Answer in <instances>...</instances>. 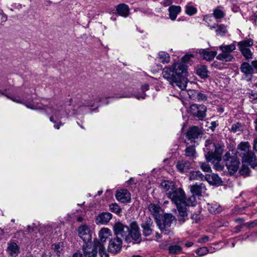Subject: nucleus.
Returning <instances> with one entry per match:
<instances>
[{"label":"nucleus","instance_id":"nucleus-2","mask_svg":"<svg viewBox=\"0 0 257 257\" xmlns=\"http://www.w3.org/2000/svg\"><path fill=\"white\" fill-rule=\"evenodd\" d=\"M204 152L207 161L213 164L216 170H222L223 167L219 164L221 160L222 152L221 147L213 144L210 140H207Z\"/></svg>","mask_w":257,"mask_h":257},{"label":"nucleus","instance_id":"nucleus-23","mask_svg":"<svg viewBox=\"0 0 257 257\" xmlns=\"http://www.w3.org/2000/svg\"><path fill=\"white\" fill-rule=\"evenodd\" d=\"M148 209L156 220L160 218L161 208L159 205L151 203L148 206Z\"/></svg>","mask_w":257,"mask_h":257},{"label":"nucleus","instance_id":"nucleus-51","mask_svg":"<svg viewBox=\"0 0 257 257\" xmlns=\"http://www.w3.org/2000/svg\"><path fill=\"white\" fill-rule=\"evenodd\" d=\"M199 165L201 169L205 172H210L211 171L209 165L206 163L200 162Z\"/></svg>","mask_w":257,"mask_h":257},{"label":"nucleus","instance_id":"nucleus-40","mask_svg":"<svg viewBox=\"0 0 257 257\" xmlns=\"http://www.w3.org/2000/svg\"><path fill=\"white\" fill-rule=\"evenodd\" d=\"M159 61L163 63H167L170 61V57L168 54L165 52H160L159 53Z\"/></svg>","mask_w":257,"mask_h":257},{"label":"nucleus","instance_id":"nucleus-47","mask_svg":"<svg viewBox=\"0 0 257 257\" xmlns=\"http://www.w3.org/2000/svg\"><path fill=\"white\" fill-rule=\"evenodd\" d=\"M25 105L29 108L32 109H42L43 105L41 104L35 103H26Z\"/></svg>","mask_w":257,"mask_h":257},{"label":"nucleus","instance_id":"nucleus-9","mask_svg":"<svg viewBox=\"0 0 257 257\" xmlns=\"http://www.w3.org/2000/svg\"><path fill=\"white\" fill-rule=\"evenodd\" d=\"M207 107L202 104H193L189 107V112L200 120H203L206 116Z\"/></svg>","mask_w":257,"mask_h":257},{"label":"nucleus","instance_id":"nucleus-28","mask_svg":"<svg viewBox=\"0 0 257 257\" xmlns=\"http://www.w3.org/2000/svg\"><path fill=\"white\" fill-rule=\"evenodd\" d=\"M101 101L100 98L97 95H93L85 101V105L93 107L97 105L98 102Z\"/></svg>","mask_w":257,"mask_h":257},{"label":"nucleus","instance_id":"nucleus-3","mask_svg":"<svg viewBox=\"0 0 257 257\" xmlns=\"http://www.w3.org/2000/svg\"><path fill=\"white\" fill-rule=\"evenodd\" d=\"M50 121L54 123V127L59 129L63 125L61 119L67 115V112L64 109L63 106L59 103H51L45 108Z\"/></svg>","mask_w":257,"mask_h":257},{"label":"nucleus","instance_id":"nucleus-16","mask_svg":"<svg viewBox=\"0 0 257 257\" xmlns=\"http://www.w3.org/2000/svg\"><path fill=\"white\" fill-rule=\"evenodd\" d=\"M112 214L109 212H102L97 216L95 223L97 224H107L111 219Z\"/></svg>","mask_w":257,"mask_h":257},{"label":"nucleus","instance_id":"nucleus-60","mask_svg":"<svg viewBox=\"0 0 257 257\" xmlns=\"http://www.w3.org/2000/svg\"><path fill=\"white\" fill-rule=\"evenodd\" d=\"M251 66L257 71V61H253L251 62Z\"/></svg>","mask_w":257,"mask_h":257},{"label":"nucleus","instance_id":"nucleus-49","mask_svg":"<svg viewBox=\"0 0 257 257\" xmlns=\"http://www.w3.org/2000/svg\"><path fill=\"white\" fill-rule=\"evenodd\" d=\"M153 221L152 219L149 217H144V220L142 221L141 224V226H152L153 225Z\"/></svg>","mask_w":257,"mask_h":257},{"label":"nucleus","instance_id":"nucleus-35","mask_svg":"<svg viewBox=\"0 0 257 257\" xmlns=\"http://www.w3.org/2000/svg\"><path fill=\"white\" fill-rule=\"evenodd\" d=\"M216 58L218 60L222 61L228 62L232 60L233 59V56L230 53L222 52V53L217 55Z\"/></svg>","mask_w":257,"mask_h":257},{"label":"nucleus","instance_id":"nucleus-10","mask_svg":"<svg viewBox=\"0 0 257 257\" xmlns=\"http://www.w3.org/2000/svg\"><path fill=\"white\" fill-rule=\"evenodd\" d=\"M78 234L85 243H88L91 240L92 235L90 229L86 224H83L78 227Z\"/></svg>","mask_w":257,"mask_h":257},{"label":"nucleus","instance_id":"nucleus-59","mask_svg":"<svg viewBox=\"0 0 257 257\" xmlns=\"http://www.w3.org/2000/svg\"><path fill=\"white\" fill-rule=\"evenodd\" d=\"M172 3L173 0H164L161 4L164 7H168L170 6Z\"/></svg>","mask_w":257,"mask_h":257},{"label":"nucleus","instance_id":"nucleus-14","mask_svg":"<svg viewBox=\"0 0 257 257\" xmlns=\"http://www.w3.org/2000/svg\"><path fill=\"white\" fill-rule=\"evenodd\" d=\"M115 197L120 202H128L131 200V194L126 189H120L116 191Z\"/></svg>","mask_w":257,"mask_h":257},{"label":"nucleus","instance_id":"nucleus-27","mask_svg":"<svg viewBox=\"0 0 257 257\" xmlns=\"http://www.w3.org/2000/svg\"><path fill=\"white\" fill-rule=\"evenodd\" d=\"M207 205L208 209L211 213L217 214L220 213L222 211L221 207L216 202L208 204Z\"/></svg>","mask_w":257,"mask_h":257},{"label":"nucleus","instance_id":"nucleus-56","mask_svg":"<svg viewBox=\"0 0 257 257\" xmlns=\"http://www.w3.org/2000/svg\"><path fill=\"white\" fill-rule=\"evenodd\" d=\"M7 97L10 99H11L13 101L17 102V103H23V100L18 98L16 97H10L9 96H7Z\"/></svg>","mask_w":257,"mask_h":257},{"label":"nucleus","instance_id":"nucleus-24","mask_svg":"<svg viewBox=\"0 0 257 257\" xmlns=\"http://www.w3.org/2000/svg\"><path fill=\"white\" fill-rule=\"evenodd\" d=\"M111 235V231L108 228L103 227L101 228L98 233L99 237L100 239L99 241L101 243L103 244L105 242L106 239Z\"/></svg>","mask_w":257,"mask_h":257},{"label":"nucleus","instance_id":"nucleus-11","mask_svg":"<svg viewBox=\"0 0 257 257\" xmlns=\"http://www.w3.org/2000/svg\"><path fill=\"white\" fill-rule=\"evenodd\" d=\"M174 220V217L171 214H165L162 220H157V224L160 229L162 231H167V228L171 226L173 221Z\"/></svg>","mask_w":257,"mask_h":257},{"label":"nucleus","instance_id":"nucleus-46","mask_svg":"<svg viewBox=\"0 0 257 257\" xmlns=\"http://www.w3.org/2000/svg\"><path fill=\"white\" fill-rule=\"evenodd\" d=\"M241 52L243 56L247 59L251 58L252 53L250 50L249 48L248 49H245L244 48L239 49Z\"/></svg>","mask_w":257,"mask_h":257},{"label":"nucleus","instance_id":"nucleus-61","mask_svg":"<svg viewBox=\"0 0 257 257\" xmlns=\"http://www.w3.org/2000/svg\"><path fill=\"white\" fill-rule=\"evenodd\" d=\"M146 94L145 93L142 94L141 95H140L139 94L136 95L135 97L137 99H139L140 98L145 99V98Z\"/></svg>","mask_w":257,"mask_h":257},{"label":"nucleus","instance_id":"nucleus-22","mask_svg":"<svg viewBox=\"0 0 257 257\" xmlns=\"http://www.w3.org/2000/svg\"><path fill=\"white\" fill-rule=\"evenodd\" d=\"M181 10V8L179 6H171L169 9V17L171 20H175L177 15L180 13Z\"/></svg>","mask_w":257,"mask_h":257},{"label":"nucleus","instance_id":"nucleus-21","mask_svg":"<svg viewBox=\"0 0 257 257\" xmlns=\"http://www.w3.org/2000/svg\"><path fill=\"white\" fill-rule=\"evenodd\" d=\"M200 130L198 127L194 126L189 129L187 133V137L191 142H195V139H197L200 135Z\"/></svg>","mask_w":257,"mask_h":257},{"label":"nucleus","instance_id":"nucleus-50","mask_svg":"<svg viewBox=\"0 0 257 257\" xmlns=\"http://www.w3.org/2000/svg\"><path fill=\"white\" fill-rule=\"evenodd\" d=\"M209 252L208 248L206 247H200L197 249L196 251V253L200 256L204 255Z\"/></svg>","mask_w":257,"mask_h":257},{"label":"nucleus","instance_id":"nucleus-7","mask_svg":"<svg viewBox=\"0 0 257 257\" xmlns=\"http://www.w3.org/2000/svg\"><path fill=\"white\" fill-rule=\"evenodd\" d=\"M113 229L116 237L124 238L126 242H131L130 238L127 235L129 231V228L127 226L118 222L114 224Z\"/></svg>","mask_w":257,"mask_h":257},{"label":"nucleus","instance_id":"nucleus-15","mask_svg":"<svg viewBox=\"0 0 257 257\" xmlns=\"http://www.w3.org/2000/svg\"><path fill=\"white\" fill-rule=\"evenodd\" d=\"M176 167L180 173H185L192 168V163L187 160H180L177 162Z\"/></svg>","mask_w":257,"mask_h":257},{"label":"nucleus","instance_id":"nucleus-25","mask_svg":"<svg viewBox=\"0 0 257 257\" xmlns=\"http://www.w3.org/2000/svg\"><path fill=\"white\" fill-rule=\"evenodd\" d=\"M205 179L210 184L218 185L221 183V180L218 175L215 174H212L211 175H206Z\"/></svg>","mask_w":257,"mask_h":257},{"label":"nucleus","instance_id":"nucleus-1","mask_svg":"<svg viewBox=\"0 0 257 257\" xmlns=\"http://www.w3.org/2000/svg\"><path fill=\"white\" fill-rule=\"evenodd\" d=\"M193 57L192 54L185 55L182 58V62L175 63L170 67H165L162 71L163 77L171 85L175 84L181 90L185 89L187 83V72L184 63Z\"/></svg>","mask_w":257,"mask_h":257},{"label":"nucleus","instance_id":"nucleus-26","mask_svg":"<svg viewBox=\"0 0 257 257\" xmlns=\"http://www.w3.org/2000/svg\"><path fill=\"white\" fill-rule=\"evenodd\" d=\"M240 70L246 76H251L253 73V69L249 63H243L240 67Z\"/></svg>","mask_w":257,"mask_h":257},{"label":"nucleus","instance_id":"nucleus-6","mask_svg":"<svg viewBox=\"0 0 257 257\" xmlns=\"http://www.w3.org/2000/svg\"><path fill=\"white\" fill-rule=\"evenodd\" d=\"M83 253L76 252L73 257H96L97 253V245L95 244V240L93 244L90 243H86L83 245Z\"/></svg>","mask_w":257,"mask_h":257},{"label":"nucleus","instance_id":"nucleus-13","mask_svg":"<svg viewBox=\"0 0 257 257\" xmlns=\"http://www.w3.org/2000/svg\"><path fill=\"white\" fill-rule=\"evenodd\" d=\"M239 162L234 157H230L227 159L226 163L227 168L230 174H234L238 169Z\"/></svg>","mask_w":257,"mask_h":257},{"label":"nucleus","instance_id":"nucleus-45","mask_svg":"<svg viewBox=\"0 0 257 257\" xmlns=\"http://www.w3.org/2000/svg\"><path fill=\"white\" fill-rule=\"evenodd\" d=\"M194 95L198 101H205L207 99V97L206 95L199 92H194Z\"/></svg>","mask_w":257,"mask_h":257},{"label":"nucleus","instance_id":"nucleus-32","mask_svg":"<svg viewBox=\"0 0 257 257\" xmlns=\"http://www.w3.org/2000/svg\"><path fill=\"white\" fill-rule=\"evenodd\" d=\"M95 244L97 245V249L101 257H108V254L105 251L103 244L101 243L98 240L95 239Z\"/></svg>","mask_w":257,"mask_h":257},{"label":"nucleus","instance_id":"nucleus-31","mask_svg":"<svg viewBox=\"0 0 257 257\" xmlns=\"http://www.w3.org/2000/svg\"><path fill=\"white\" fill-rule=\"evenodd\" d=\"M219 49L222 52L230 53L236 49V46L234 43L230 45H222L219 46Z\"/></svg>","mask_w":257,"mask_h":257},{"label":"nucleus","instance_id":"nucleus-4","mask_svg":"<svg viewBox=\"0 0 257 257\" xmlns=\"http://www.w3.org/2000/svg\"><path fill=\"white\" fill-rule=\"evenodd\" d=\"M166 195L176 205L178 209L179 215L180 217L179 220L184 222L185 218L187 216V212L184 205L185 194L182 189L174 188L173 190L169 191L166 193Z\"/></svg>","mask_w":257,"mask_h":257},{"label":"nucleus","instance_id":"nucleus-62","mask_svg":"<svg viewBox=\"0 0 257 257\" xmlns=\"http://www.w3.org/2000/svg\"><path fill=\"white\" fill-rule=\"evenodd\" d=\"M149 85L148 84H144L142 86V91H146L149 89Z\"/></svg>","mask_w":257,"mask_h":257},{"label":"nucleus","instance_id":"nucleus-38","mask_svg":"<svg viewBox=\"0 0 257 257\" xmlns=\"http://www.w3.org/2000/svg\"><path fill=\"white\" fill-rule=\"evenodd\" d=\"M185 156L190 158H194L196 155V151L194 146H189L186 147L185 150Z\"/></svg>","mask_w":257,"mask_h":257},{"label":"nucleus","instance_id":"nucleus-33","mask_svg":"<svg viewBox=\"0 0 257 257\" xmlns=\"http://www.w3.org/2000/svg\"><path fill=\"white\" fill-rule=\"evenodd\" d=\"M217 28L216 32L217 35L219 36H223L227 32L226 27L224 25H215L214 24L213 26H210V29Z\"/></svg>","mask_w":257,"mask_h":257},{"label":"nucleus","instance_id":"nucleus-36","mask_svg":"<svg viewBox=\"0 0 257 257\" xmlns=\"http://www.w3.org/2000/svg\"><path fill=\"white\" fill-rule=\"evenodd\" d=\"M197 204V200L196 196L192 195L191 197L185 199L184 200V205H183V207H185L187 209V206H195Z\"/></svg>","mask_w":257,"mask_h":257},{"label":"nucleus","instance_id":"nucleus-19","mask_svg":"<svg viewBox=\"0 0 257 257\" xmlns=\"http://www.w3.org/2000/svg\"><path fill=\"white\" fill-rule=\"evenodd\" d=\"M7 251L9 257H16L20 252V248L17 243L11 242L8 244Z\"/></svg>","mask_w":257,"mask_h":257},{"label":"nucleus","instance_id":"nucleus-41","mask_svg":"<svg viewBox=\"0 0 257 257\" xmlns=\"http://www.w3.org/2000/svg\"><path fill=\"white\" fill-rule=\"evenodd\" d=\"M253 44V40L251 39L244 40L238 43L239 49L244 48V46L249 47L252 46Z\"/></svg>","mask_w":257,"mask_h":257},{"label":"nucleus","instance_id":"nucleus-18","mask_svg":"<svg viewBox=\"0 0 257 257\" xmlns=\"http://www.w3.org/2000/svg\"><path fill=\"white\" fill-rule=\"evenodd\" d=\"M117 14L123 18H127L130 14V9L125 4H120L116 7Z\"/></svg>","mask_w":257,"mask_h":257},{"label":"nucleus","instance_id":"nucleus-63","mask_svg":"<svg viewBox=\"0 0 257 257\" xmlns=\"http://www.w3.org/2000/svg\"><path fill=\"white\" fill-rule=\"evenodd\" d=\"M253 149L254 150H257V138L254 140Z\"/></svg>","mask_w":257,"mask_h":257},{"label":"nucleus","instance_id":"nucleus-37","mask_svg":"<svg viewBox=\"0 0 257 257\" xmlns=\"http://www.w3.org/2000/svg\"><path fill=\"white\" fill-rule=\"evenodd\" d=\"M254 162H251V163H247V162H243L242 161V167L241 168V170L240 171V173L242 175H247L249 173V168H248V166H253L254 163Z\"/></svg>","mask_w":257,"mask_h":257},{"label":"nucleus","instance_id":"nucleus-30","mask_svg":"<svg viewBox=\"0 0 257 257\" xmlns=\"http://www.w3.org/2000/svg\"><path fill=\"white\" fill-rule=\"evenodd\" d=\"M197 12V9L191 3L187 4L185 7V13L186 15L192 16Z\"/></svg>","mask_w":257,"mask_h":257},{"label":"nucleus","instance_id":"nucleus-17","mask_svg":"<svg viewBox=\"0 0 257 257\" xmlns=\"http://www.w3.org/2000/svg\"><path fill=\"white\" fill-rule=\"evenodd\" d=\"M206 189L205 185L202 183L196 184L190 186V191L192 195L200 196L204 193Z\"/></svg>","mask_w":257,"mask_h":257},{"label":"nucleus","instance_id":"nucleus-20","mask_svg":"<svg viewBox=\"0 0 257 257\" xmlns=\"http://www.w3.org/2000/svg\"><path fill=\"white\" fill-rule=\"evenodd\" d=\"M199 53L200 56L207 61H211L217 54L216 51H208L207 49H201L199 50Z\"/></svg>","mask_w":257,"mask_h":257},{"label":"nucleus","instance_id":"nucleus-53","mask_svg":"<svg viewBox=\"0 0 257 257\" xmlns=\"http://www.w3.org/2000/svg\"><path fill=\"white\" fill-rule=\"evenodd\" d=\"M241 123L237 122L236 123L233 124L231 127V130L234 133H236L237 131H241Z\"/></svg>","mask_w":257,"mask_h":257},{"label":"nucleus","instance_id":"nucleus-42","mask_svg":"<svg viewBox=\"0 0 257 257\" xmlns=\"http://www.w3.org/2000/svg\"><path fill=\"white\" fill-rule=\"evenodd\" d=\"M253 44V40L251 39L244 40L238 43L239 49L244 48V46L249 47L252 46Z\"/></svg>","mask_w":257,"mask_h":257},{"label":"nucleus","instance_id":"nucleus-34","mask_svg":"<svg viewBox=\"0 0 257 257\" xmlns=\"http://www.w3.org/2000/svg\"><path fill=\"white\" fill-rule=\"evenodd\" d=\"M161 187L165 191L168 192L172 191L175 188L174 183L168 181H164L161 184Z\"/></svg>","mask_w":257,"mask_h":257},{"label":"nucleus","instance_id":"nucleus-57","mask_svg":"<svg viewBox=\"0 0 257 257\" xmlns=\"http://www.w3.org/2000/svg\"><path fill=\"white\" fill-rule=\"evenodd\" d=\"M209 240V237L208 236H204L198 239L199 243H205Z\"/></svg>","mask_w":257,"mask_h":257},{"label":"nucleus","instance_id":"nucleus-12","mask_svg":"<svg viewBox=\"0 0 257 257\" xmlns=\"http://www.w3.org/2000/svg\"><path fill=\"white\" fill-rule=\"evenodd\" d=\"M121 245V239L116 236L110 240L108 246V251L113 253H116L120 250Z\"/></svg>","mask_w":257,"mask_h":257},{"label":"nucleus","instance_id":"nucleus-29","mask_svg":"<svg viewBox=\"0 0 257 257\" xmlns=\"http://www.w3.org/2000/svg\"><path fill=\"white\" fill-rule=\"evenodd\" d=\"M205 178L204 175L199 171H193L189 174L190 180H203Z\"/></svg>","mask_w":257,"mask_h":257},{"label":"nucleus","instance_id":"nucleus-52","mask_svg":"<svg viewBox=\"0 0 257 257\" xmlns=\"http://www.w3.org/2000/svg\"><path fill=\"white\" fill-rule=\"evenodd\" d=\"M143 229V234L145 236H149L152 233V226H142Z\"/></svg>","mask_w":257,"mask_h":257},{"label":"nucleus","instance_id":"nucleus-43","mask_svg":"<svg viewBox=\"0 0 257 257\" xmlns=\"http://www.w3.org/2000/svg\"><path fill=\"white\" fill-rule=\"evenodd\" d=\"M182 250V247L178 245H171L169 248L170 253L178 254Z\"/></svg>","mask_w":257,"mask_h":257},{"label":"nucleus","instance_id":"nucleus-64","mask_svg":"<svg viewBox=\"0 0 257 257\" xmlns=\"http://www.w3.org/2000/svg\"><path fill=\"white\" fill-rule=\"evenodd\" d=\"M211 129H213V128H214L216 127V126L217 125V124L216 123V121H212L211 123Z\"/></svg>","mask_w":257,"mask_h":257},{"label":"nucleus","instance_id":"nucleus-8","mask_svg":"<svg viewBox=\"0 0 257 257\" xmlns=\"http://www.w3.org/2000/svg\"><path fill=\"white\" fill-rule=\"evenodd\" d=\"M127 235L130 238L131 242L134 243H139L142 240L141 234L139 227L136 222H133L130 225V229Z\"/></svg>","mask_w":257,"mask_h":257},{"label":"nucleus","instance_id":"nucleus-55","mask_svg":"<svg viewBox=\"0 0 257 257\" xmlns=\"http://www.w3.org/2000/svg\"><path fill=\"white\" fill-rule=\"evenodd\" d=\"M7 20V16L4 14L2 11L0 10V24L6 22Z\"/></svg>","mask_w":257,"mask_h":257},{"label":"nucleus","instance_id":"nucleus-58","mask_svg":"<svg viewBox=\"0 0 257 257\" xmlns=\"http://www.w3.org/2000/svg\"><path fill=\"white\" fill-rule=\"evenodd\" d=\"M212 16L211 15H206L204 16L203 18V21H204L207 24L208 26H209V22L211 21Z\"/></svg>","mask_w":257,"mask_h":257},{"label":"nucleus","instance_id":"nucleus-39","mask_svg":"<svg viewBox=\"0 0 257 257\" xmlns=\"http://www.w3.org/2000/svg\"><path fill=\"white\" fill-rule=\"evenodd\" d=\"M197 74L202 78H205L208 76V71L205 66H201L197 70Z\"/></svg>","mask_w":257,"mask_h":257},{"label":"nucleus","instance_id":"nucleus-54","mask_svg":"<svg viewBox=\"0 0 257 257\" xmlns=\"http://www.w3.org/2000/svg\"><path fill=\"white\" fill-rule=\"evenodd\" d=\"M133 96V93L131 92H125L122 95H120L119 98H130Z\"/></svg>","mask_w":257,"mask_h":257},{"label":"nucleus","instance_id":"nucleus-48","mask_svg":"<svg viewBox=\"0 0 257 257\" xmlns=\"http://www.w3.org/2000/svg\"><path fill=\"white\" fill-rule=\"evenodd\" d=\"M109 209L113 212L118 214L121 212V208L116 203L109 205Z\"/></svg>","mask_w":257,"mask_h":257},{"label":"nucleus","instance_id":"nucleus-5","mask_svg":"<svg viewBox=\"0 0 257 257\" xmlns=\"http://www.w3.org/2000/svg\"><path fill=\"white\" fill-rule=\"evenodd\" d=\"M250 146L248 142H241L237 148V154L242 158V161L251 163L255 162L256 157L254 154L249 152Z\"/></svg>","mask_w":257,"mask_h":257},{"label":"nucleus","instance_id":"nucleus-44","mask_svg":"<svg viewBox=\"0 0 257 257\" xmlns=\"http://www.w3.org/2000/svg\"><path fill=\"white\" fill-rule=\"evenodd\" d=\"M213 15L216 19L219 20L223 18L225 14L222 10L216 9L214 10Z\"/></svg>","mask_w":257,"mask_h":257}]
</instances>
